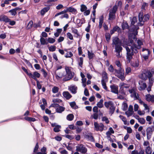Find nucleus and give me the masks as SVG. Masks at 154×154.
<instances>
[{"instance_id": "1", "label": "nucleus", "mask_w": 154, "mask_h": 154, "mask_svg": "<svg viewBox=\"0 0 154 154\" xmlns=\"http://www.w3.org/2000/svg\"><path fill=\"white\" fill-rule=\"evenodd\" d=\"M137 30L135 31L134 33H130L129 35V40L130 43L132 44L134 42V44H132L131 47V49L128 47L125 46V49L127 51V59L130 61L132 58V56L133 55V52H137V50L141 48V46L143 44L142 42L140 40L136 41V35H137Z\"/></svg>"}, {"instance_id": "2", "label": "nucleus", "mask_w": 154, "mask_h": 154, "mask_svg": "<svg viewBox=\"0 0 154 154\" xmlns=\"http://www.w3.org/2000/svg\"><path fill=\"white\" fill-rule=\"evenodd\" d=\"M139 23H138L139 26H142L144 24L145 22L148 21L149 18V16L148 14H146L143 16L142 13H140L139 14Z\"/></svg>"}, {"instance_id": "3", "label": "nucleus", "mask_w": 154, "mask_h": 154, "mask_svg": "<svg viewBox=\"0 0 154 154\" xmlns=\"http://www.w3.org/2000/svg\"><path fill=\"white\" fill-rule=\"evenodd\" d=\"M65 69L66 72V74L63 80L64 81H66L72 79L73 76L74 74V72L72 71V68L71 67L66 66Z\"/></svg>"}, {"instance_id": "4", "label": "nucleus", "mask_w": 154, "mask_h": 154, "mask_svg": "<svg viewBox=\"0 0 154 154\" xmlns=\"http://www.w3.org/2000/svg\"><path fill=\"white\" fill-rule=\"evenodd\" d=\"M112 45L115 46V50L117 51L122 50V48L121 47L122 42L117 37H115L112 40Z\"/></svg>"}, {"instance_id": "5", "label": "nucleus", "mask_w": 154, "mask_h": 154, "mask_svg": "<svg viewBox=\"0 0 154 154\" xmlns=\"http://www.w3.org/2000/svg\"><path fill=\"white\" fill-rule=\"evenodd\" d=\"M118 9V7L116 5H115L109 11V19L112 20L116 17V13Z\"/></svg>"}, {"instance_id": "6", "label": "nucleus", "mask_w": 154, "mask_h": 154, "mask_svg": "<svg viewBox=\"0 0 154 154\" xmlns=\"http://www.w3.org/2000/svg\"><path fill=\"white\" fill-rule=\"evenodd\" d=\"M124 70L122 68H120V69L118 70H115L114 73L115 75L122 80L125 79V77L124 75Z\"/></svg>"}, {"instance_id": "7", "label": "nucleus", "mask_w": 154, "mask_h": 154, "mask_svg": "<svg viewBox=\"0 0 154 154\" xmlns=\"http://www.w3.org/2000/svg\"><path fill=\"white\" fill-rule=\"evenodd\" d=\"M104 105L106 108L109 109L110 112L112 114L114 112L115 107L114 103L112 101H109L105 102Z\"/></svg>"}, {"instance_id": "8", "label": "nucleus", "mask_w": 154, "mask_h": 154, "mask_svg": "<svg viewBox=\"0 0 154 154\" xmlns=\"http://www.w3.org/2000/svg\"><path fill=\"white\" fill-rule=\"evenodd\" d=\"M76 150L82 153L85 154L87 151V149L86 148L83 144H78L76 146Z\"/></svg>"}, {"instance_id": "9", "label": "nucleus", "mask_w": 154, "mask_h": 154, "mask_svg": "<svg viewBox=\"0 0 154 154\" xmlns=\"http://www.w3.org/2000/svg\"><path fill=\"white\" fill-rule=\"evenodd\" d=\"M94 130L97 131L102 132L104 128V125L102 123L98 124L97 122L94 123Z\"/></svg>"}, {"instance_id": "10", "label": "nucleus", "mask_w": 154, "mask_h": 154, "mask_svg": "<svg viewBox=\"0 0 154 154\" xmlns=\"http://www.w3.org/2000/svg\"><path fill=\"white\" fill-rule=\"evenodd\" d=\"M129 92L131 94V97L134 98V100L138 99L139 97L138 94L137 93L136 90L134 88L129 89Z\"/></svg>"}, {"instance_id": "11", "label": "nucleus", "mask_w": 154, "mask_h": 154, "mask_svg": "<svg viewBox=\"0 0 154 154\" xmlns=\"http://www.w3.org/2000/svg\"><path fill=\"white\" fill-rule=\"evenodd\" d=\"M139 87L138 89L140 91L145 90L146 88V85L144 81H140L139 82Z\"/></svg>"}, {"instance_id": "12", "label": "nucleus", "mask_w": 154, "mask_h": 154, "mask_svg": "<svg viewBox=\"0 0 154 154\" xmlns=\"http://www.w3.org/2000/svg\"><path fill=\"white\" fill-rule=\"evenodd\" d=\"M40 76V74L37 72H34L33 74L30 73L29 75L30 78H32L36 81H38L37 80V78H39Z\"/></svg>"}, {"instance_id": "13", "label": "nucleus", "mask_w": 154, "mask_h": 154, "mask_svg": "<svg viewBox=\"0 0 154 154\" xmlns=\"http://www.w3.org/2000/svg\"><path fill=\"white\" fill-rule=\"evenodd\" d=\"M146 136L147 140H149L151 138L152 133V130L151 127H149L147 128L146 130Z\"/></svg>"}, {"instance_id": "14", "label": "nucleus", "mask_w": 154, "mask_h": 154, "mask_svg": "<svg viewBox=\"0 0 154 154\" xmlns=\"http://www.w3.org/2000/svg\"><path fill=\"white\" fill-rule=\"evenodd\" d=\"M110 87L111 92L115 94H118L119 91L118 86L115 85H112L110 86Z\"/></svg>"}, {"instance_id": "15", "label": "nucleus", "mask_w": 154, "mask_h": 154, "mask_svg": "<svg viewBox=\"0 0 154 154\" xmlns=\"http://www.w3.org/2000/svg\"><path fill=\"white\" fill-rule=\"evenodd\" d=\"M151 72L149 71L146 72L142 74L141 78L143 80H146L147 79L149 76L151 75Z\"/></svg>"}, {"instance_id": "16", "label": "nucleus", "mask_w": 154, "mask_h": 154, "mask_svg": "<svg viewBox=\"0 0 154 154\" xmlns=\"http://www.w3.org/2000/svg\"><path fill=\"white\" fill-rule=\"evenodd\" d=\"M119 86L120 87V89L123 90L122 93L124 94H125V93L124 91V88H128L129 87V86L126 84H125L124 83H121L120 84Z\"/></svg>"}, {"instance_id": "17", "label": "nucleus", "mask_w": 154, "mask_h": 154, "mask_svg": "<svg viewBox=\"0 0 154 154\" xmlns=\"http://www.w3.org/2000/svg\"><path fill=\"white\" fill-rule=\"evenodd\" d=\"M64 11L65 13L67 12H71L73 14H76L77 13V11L76 9L72 7H69L68 8H67L66 10H64Z\"/></svg>"}, {"instance_id": "18", "label": "nucleus", "mask_w": 154, "mask_h": 154, "mask_svg": "<svg viewBox=\"0 0 154 154\" xmlns=\"http://www.w3.org/2000/svg\"><path fill=\"white\" fill-rule=\"evenodd\" d=\"M146 99L148 101L154 102V95H151L149 94L146 95Z\"/></svg>"}, {"instance_id": "19", "label": "nucleus", "mask_w": 154, "mask_h": 154, "mask_svg": "<svg viewBox=\"0 0 154 154\" xmlns=\"http://www.w3.org/2000/svg\"><path fill=\"white\" fill-rule=\"evenodd\" d=\"M63 95L67 99H70L72 97L71 94L68 91H64L63 93Z\"/></svg>"}, {"instance_id": "20", "label": "nucleus", "mask_w": 154, "mask_h": 154, "mask_svg": "<svg viewBox=\"0 0 154 154\" xmlns=\"http://www.w3.org/2000/svg\"><path fill=\"white\" fill-rule=\"evenodd\" d=\"M10 20V19H9L7 17L4 16H1V21H4L5 22H8Z\"/></svg>"}, {"instance_id": "21", "label": "nucleus", "mask_w": 154, "mask_h": 154, "mask_svg": "<svg viewBox=\"0 0 154 154\" xmlns=\"http://www.w3.org/2000/svg\"><path fill=\"white\" fill-rule=\"evenodd\" d=\"M64 74L63 72H60L58 74L55 75V77L58 80H60L62 77H64Z\"/></svg>"}, {"instance_id": "22", "label": "nucleus", "mask_w": 154, "mask_h": 154, "mask_svg": "<svg viewBox=\"0 0 154 154\" xmlns=\"http://www.w3.org/2000/svg\"><path fill=\"white\" fill-rule=\"evenodd\" d=\"M138 122L141 124H144L146 123V120L143 118H139V116H137L136 118Z\"/></svg>"}, {"instance_id": "23", "label": "nucleus", "mask_w": 154, "mask_h": 154, "mask_svg": "<svg viewBox=\"0 0 154 154\" xmlns=\"http://www.w3.org/2000/svg\"><path fill=\"white\" fill-rule=\"evenodd\" d=\"M107 74L105 72H103L102 73V79L101 80H103V81H107Z\"/></svg>"}, {"instance_id": "24", "label": "nucleus", "mask_w": 154, "mask_h": 154, "mask_svg": "<svg viewBox=\"0 0 154 154\" xmlns=\"http://www.w3.org/2000/svg\"><path fill=\"white\" fill-rule=\"evenodd\" d=\"M77 88L76 87L73 86H71L69 89L72 93L75 94L76 92Z\"/></svg>"}, {"instance_id": "25", "label": "nucleus", "mask_w": 154, "mask_h": 154, "mask_svg": "<svg viewBox=\"0 0 154 154\" xmlns=\"http://www.w3.org/2000/svg\"><path fill=\"white\" fill-rule=\"evenodd\" d=\"M49 9V7H47L44 8L41 11V14L42 15H43L45 13L47 12Z\"/></svg>"}, {"instance_id": "26", "label": "nucleus", "mask_w": 154, "mask_h": 154, "mask_svg": "<svg viewBox=\"0 0 154 154\" xmlns=\"http://www.w3.org/2000/svg\"><path fill=\"white\" fill-rule=\"evenodd\" d=\"M145 152L146 154H151L152 152L151 148L150 146H148L145 149Z\"/></svg>"}, {"instance_id": "27", "label": "nucleus", "mask_w": 154, "mask_h": 154, "mask_svg": "<svg viewBox=\"0 0 154 154\" xmlns=\"http://www.w3.org/2000/svg\"><path fill=\"white\" fill-rule=\"evenodd\" d=\"M103 21V16H101L100 17L99 19V27L100 29H101L102 27Z\"/></svg>"}, {"instance_id": "28", "label": "nucleus", "mask_w": 154, "mask_h": 154, "mask_svg": "<svg viewBox=\"0 0 154 154\" xmlns=\"http://www.w3.org/2000/svg\"><path fill=\"white\" fill-rule=\"evenodd\" d=\"M103 100L102 99L100 100L97 103V106L99 108H102L103 106Z\"/></svg>"}, {"instance_id": "29", "label": "nucleus", "mask_w": 154, "mask_h": 154, "mask_svg": "<svg viewBox=\"0 0 154 154\" xmlns=\"http://www.w3.org/2000/svg\"><path fill=\"white\" fill-rule=\"evenodd\" d=\"M65 108L63 107L60 106L56 109V112L59 113H61L64 110Z\"/></svg>"}, {"instance_id": "30", "label": "nucleus", "mask_w": 154, "mask_h": 154, "mask_svg": "<svg viewBox=\"0 0 154 154\" xmlns=\"http://www.w3.org/2000/svg\"><path fill=\"white\" fill-rule=\"evenodd\" d=\"M62 30L61 29H58L57 30V32L54 33V35L55 37H58L60 35V34Z\"/></svg>"}, {"instance_id": "31", "label": "nucleus", "mask_w": 154, "mask_h": 154, "mask_svg": "<svg viewBox=\"0 0 154 154\" xmlns=\"http://www.w3.org/2000/svg\"><path fill=\"white\" fill-rule=\"evenodd\" d=\"M74 115L72 114H70L67 115L66 117L67 119L69 121H72L74 118Z\"/></svg>"}, {"instance_id": "32", "label": "nucleus", "mask_w": 154, "mask_h": 154, "mask_svg": "<svg viewBox=\"0 0 154 154\" xmlns=\"http://www.w3.org/2000/svg\"><path fill=\"white\" fill-rule=\"evenodd\" d=\"M107 81H103V80H101V84L103 88L106 90H107V89L106 84V82H107Z\"/></svg>"}, {"instance_id": "33", "label": "nucleus", "mask_w": 154, "mask_h": 154, "mask_svg": "<svg viewBox=\"0 0 154 154\" xmlns=\"http://www.w3.org/2000/svg\"><path fill=\"white\" fill-rule=\"evenodd\" d=\"M87 7L84 5H82L81 6V11L82 12H84L87 9Z\"/></svg>"}, {"instance_id": "34", "label": "nucleus", "mask_w": 154, "mask_h": 154, "mask_svg": "<svg viewBox=\"0 0 154 154\" xmlns=\"http://www.w3.org/2000/svg\"><path fill=\"white\" fill-rule=\"evenodd\" d=\"M86 78H85L82 79V86L84 87H85L86 85Z\"/></svg>"}, {"instance_id": "35", "label": "nucleus", "mask_w": 154, "mask_h": 154, "mask_svg": "<svg viewBox=\"0 0 154 154\" xmlns=\"http://www.w3.org/2000/svg\"><path fill=\"white\" fill-rule=\"evenodd\" d=\"M48 41L50 43L53 44L55 42V40L54 38L49 37L48 38Z\"/></svg>"}, {"instance_id": "36", "label": "nucleus", "mask_w": 154, "mask_h": 154, "mask_svg": "<svg viewBox=\"0 0 154 154\" xmlns=\"http://www.w3.org/2000/svg\"><path fill=\"white\" fill-rule=\"evenodd\" d=\"M40 42L41 45H44L47 44V43L46 42L45 39L43 38L42 37L41 38Z\"/></svg>"}, {"instance_id": "37", "label": "nucleus", "mask_w": 154, "mask_h": 154, "mask_svg": "<svg viewBox=\"0 0 154 154\" xmlns=\"http://www.w3.org/2000/svg\"><path fill=\"white\" fill-rule=\"evenodd\" d=\"M122 27L123 29H126L128 28V23L126 22H124L122 23Z\"/></svg>"}, {"instance_id": "38", "label": "nucleus", "mask_w": 154, "mask_h": 154, "mask_svg": "<svg viewBox=\"0 0 154 154\" xmlns=\"http://www.w3.org/2000/svg\"><path fill=\"white\" fill-rule=\"evenodd\" d=\"M146 120L149 122L148 123L149 125H151L152 124L151 121L152 119V117L150 116H147L146 118Z\"/></svg>"}, {"instance_id": "39", "label": "nucleus", "mask_w": 154, "mask_h": 154, "mask_svg": "<svg viewBox=\"0 0 154 154\" xmlns=\"http://www.w3.org/2000/svg\"><path fill=\"white\" fill-rule=\"evenodd\" d=\"M61 128L60 125H58L56 127H55L54 128V131L55 132H58L60 131V129Z\"/></svg>"}, {"instance_id": "40", "label": "nucleus", "mask_w": 154, "mask_h": 154, "mask_svg": "<svg viewBox=\"0 0 154 154\" xmlns=\"http://www.w3.org/2000/svg\"><path fill=\"white\" fill-rule=\"evenodd\" d=\"M67 38L70 40L73 39V36L72 35L70 32H68L66 33Z\"/></svg>"}, {"instance_id": "41", "label": "nucleus", "mask_w": 154, "mask_h": 154, "mask_svg": "<svg viewBox=\"0 0 154 154\" xmlns=\"http://www.w3.org/2000/svg\"><path fill=\"white\" fill-rule=\"evenodd\" d=\"M122 50H121L120 51H117L116 50V56L118 58H120L122 57V54L120 53V52L122 51Z\"/></svg>"}, {"instance_id": "42", "label": "nucleus", "mask_w": 154, "mask_h": 154, "mask_svg": "<svg viewBox=\"0 0 154 154\" xmlns=\"http://www.w3.org/2000/svg\"><path fill=\"white\" fill-rule=\"evenodd\" d=\"M48 49L50 51L53 52L56 50V47L54 46H51L49 47Z\"/></svg>"}, {"instance_id": "43", "label": "nucleus", "mask_w": 154, "mask_h": 154, "mask_svg": "<svg viewBox=\"0 0 154 154\" xmlns=\"http://www.w3.org/2000/svg\"><path fill=\"white\" fill-rule=\"evenodd\" d=\"M9 12L10 13L11 15L13 16H15L17 14L16 11L14 9L10 10Z\"/></svg>"}, {"instance_id": "44", "label": "nucleus", "mask_w": 154, "mask_h": 154, "mask_svg": "<svg viewBox=\"0 0 154 154\" xmlns=\"http://www.w3.org/2000/svg\"><path fill=\"white\" fill-rule=\"evenodd\" d=\"M121 119L124 122L125 124L126 125L127 124V120L125 118L122 116L120 115L119 116Z\"/></svg>"}, {"instance_id": "45", "label": "nucleus", "mask_w": 154, "mask_h": 154, "mask_svg": "<svg viewBox=\"0 0 154 154\" xmlns=\"http://www.w3.org/2000/svg\"><path fill=\"white\" fill-rule=\"evenodd\" d=\"M73 56V54L71 52H68L66 54L65 57L66 58H70Z\"/></svg>"}, {"instance_id": "46", "label": "nucleus", "mask_w": 154, "mask_h": 154, "mask_svg": "<svg viewBox=\"0 0 154 154\" xmlns=\"http://www.w3.org/2000/svg\"><path fill=\"white\" fill-rule=\"evenodd\" d=\"M105 37L107 41L109 42L111 36L109 33H106L105 35Z\"/></svg>"}, {"instance_id": "47", "label": "nucleus", "mask_w": 154, "mask_h": 154, "mask_svg": "<svg viewBox=\"0 0 154 154\" xmlns=\"http://www.w3.org/2000/svg\"><path fill=\"white\" fill-rule=\"evenodd\" d=\"M88 55L89 59H91L94 57V54L89 51H88Z\"/></svg>"}, {"instance_id": "48", "label": "nucleus", "mask_w": 154, "mask_h": 154, "mask_svg": "<svg viewBox=\"0 0 154 154\" xmlns=\"http://www.w3.org/2000/svg\"><path fill=\"white\" fill-rule=\"evenodd\" d=\"M70 105L71 106L73 109H76L77 106L75 102H73L70 103Z\"/></svg>"}, {"instance_id": "49", "label": "nucleus", "mask_w": 154, "mask_h": 154, "mask_svg": "<svg viewBox=\"0 0 154 154\" xmlns=\"http://www.w3.org/2000/svg\"><path fill=\"white\" fill-rule=\"evenodd\" d=\"M33 24V22L32 21V20L30 21L28 23V25L27 26V29H29L31 28Z\"/></svg>"}, {"instance_id": "50", "label": "nucleus", "mask_w": 154, "mask_h": 154, "mask_svg": "<svg viewBox=\"0 0 154 154\" xmlns=\"http://www.w3.org/2000/svg\"><path fill=\"white\" fill-rule=\"evenodd\" d=\"M128 105L126 103H123L122 104V108L123 109L124 111L126 110L128 108Z\"/></svg>"}, {"instance_id": "51", "label": "nucleus", "mask_w": 154, "mask_h": 154, "mask_svg": "<svg viewBox=\"0 0 154 154\" xmlns=\"http://www.w3.org/2000/svg\"><path fill=\"white\" fill-rule=\"evenodd\" d=\"M148 5V4L144 2L143 3L142 7H141V9L142 10H145V8L146 7H147Z\"/></svg>"}, {"instance_id": "52", "label": "nucleus", "mask_w": 154, "mask_h": 154, "mask_svg": "<svg viewBox=\"0 0 154 154\" xmlns=\"http://www.w3.org/2000/svg\"><path fill=\"white\" fill-rule=\"evenodd\" d=\"M71 30L72 33L77 35H78V31L77 29L74 28H71Z\"/></svg>"}, {"instance_id": "53", "label": "nucleus", "mask_w": 154, "mask_h": 154, "mask_svg": "<svg viewBox=\"0 0 154 154\" xmlns=\"http://www.w3.org/2000/svg\"><path fill=\"white\" fill-rule=\"evenodd\" d=\"M53 102L54 103H60L62 102V101L59 99L57 98L54 99L53 100Z\"/></svg>"}, {"instance_id": "54", "label": "nucleus", "mask_w": 154, "mask_h": 154, "mask_svg": "<svg viewBox=\"0 0 154 154\" xmlns=\"http://www.w3.org/2000/svg\"><path fill=\"white\" fill-rule=\"evenodd\" d=\"M136 22H137V18L136 17H134L131 20V24L132 25H134Z\"/></svg>"}, {"instance_id": "55", "label": "nucleus", "mask_w": 154, "mask_h": 154, "mask_svg": "<svg viewBox=\"0 0 154 154\" xmlns=\"http://www.w3.org/2000/svg\"><path fill=\"white\" fill-rule=\"evenodd\" d=\"M58 91V88L57 87H54L52 88V91L54 93H57Z\"/></svg>"}, {"instance_id": "56", "label": "nucleus", "mask_w": 154, "mask_h": 154, "mask_svg": "<svg viewBox=\"0 0 154 154\" xmlns=\"http://www.w3.org/2000/svg\"><path fill=\"white\" fill-rule=\"evenodd\" d=\"M83 58L82 57H80L79 58V65L81 67L82 66L83 64Z\"/></svg>"}, {"instance_id": "57", "label": "nucleus", "mask_w": 154, "mask_h": 154, "mask_svg": "<svg viewBox=\"0 0 154 154\" xmlns=\"http://www.w3.org/2000/svg\"><path fill=\"white\" fill-rule=\"evenodd\" d=\"M108 69L109 72H113L114 70L113 67L111 65L108 67Z\"/></svg>"}, {"instance_id": "58", "label": "nucleus", "mask_w": 154, "mask_h": 154, "mask_svg": "<svg viewBox=\"0 0 154 154\" xmlns=\"http://www.w3.org/2000/svg\"><path fill=\"white\" fill-rule=\"evenodd\" d=\"M115 64L118 67H119V69H120V68H122L121 67V64L119 60H116L115 62Z\"/></svg>"}, {"instance_id": "59", "label": "nucleus", "mask_w": 154, "mask_h": 154, "mask_svg": "<svg viewBox=\"0 0 154 154\" xmlns=\"http://www.w3.org/2000/svg\"><path fill=\"white\" fill-rule=\"evenodd\" d=\"M102 121L105 122L106 124H108L109 122L108 119L106 117H103L102 118Z\"/></svg>"}, {"instance_id": "60", "label": "nucleus", "mask_w": 154, "mask_h": 154, "mask_svg": "<svg viewBox=\"0 0 154 154\" xmlns=\"http://www.w3.org/2000/svg\"><path fill=\"white\" fill-rule=\"evenodd\" d=\"M131 71V69L130 67H127L125 69V73L127 74H128Z\"/></svg>"}, {"instance_id": "61", "label": "nucleus", "mask_w": 154, "mask_h": 154, "mask_svg": "<svg viewBox=\"0 0 154 154\" xmlns=\"http://www.w3.org/2000/svg\"><path fill=\"white\" fill-rule=\"evenodd\" d=\"M91 116L94 119H97L98 118V115L96 113H94L92 116Z\"/></svg>"}, {"instance_id": "62", "label": "nucleus", "mask_w": 154, "mask_h": 154, "mask_svg": "<svg viewBox=\"0 0 154 154\" xmlns=\"http://www.w3.org/2000/svg\"><path fill=\"white\" fill-rule=\"evenodd\" d=\"M65 137L66 138H67L70 140H72L74 138V137L71 135H67L65 136Z\"/></svg>"}, {"instance_id": "63", "label": "nucleus", "mask_w": 154, "mask_h": 154, "mask_svg": "<svg viewBox=\"0 0 154 154\" xmlns=\"http://www.w3.org/2000/svg\"><path fill=\"white\" fill-rule=\"evenodd\" d=\"M64 39V37L62 36H60L58 40V43H60L63 41Z\"/></svg>"}, {"instance_id": "64", "label": "nucleus", "mask_w": 154, "mask_h": 154, "mask_svg": "<svg viewBox=\"0 0 154 154\" xmlns=\"http://www.w3.org/2000/svg\"><path fill=\"white\" fill-rule=\"evenodd\" d=\"M90 13V11L89 10H86L84 13V15L85 16H87L89 15Z\"/></svg>"}]
</instances>
